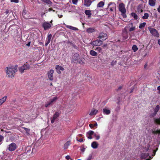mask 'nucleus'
I'll return each instance as SVG.
<instances>
[{"label": "nucleus", "instance_id": "nucleus-11", "mask_svg": "<svg viewBox=\"0 0 160 160\" xmlns=\"http://www.w3.org/2000/svg\"><path fill=\"white\" fill-rule=\"evenodd\" d=\"M92 2L91 0H84L83 5L86 7H89L91 5Z\"/></svg>", "mask_w": 160, "mask_h": 160}, {"label": "nucleus", "instance_id": "nucleus-26", "mask_svg": "<svg viewBox=\"0 0 160 160\" xmlns=\"http://www.w3.org/2000/svg\"><path fill=\"white\" fill-rule=\"evenodd\" d=\"M85 14L88 15V18H90L92 15V13H91V11L90 10H86L85 11Z\"/></svg>", "mask_w": 160, "mask_h": 160}, {"label": "nucleus", "instance_id": "nucleus-48", "mask_svg": "<svg viewBox=\"0 0 160 160\" xmlns=\"http://www.w3.org/2000/svg\"><path fill=\"white\" fill-rule=\"evenodd\" d=\"M58 98L57 97H54L53 98L51 99V100L53 101V102H55L57 99Z\"/></svg>", "mask_w": 160, "mask_h": 160}, {"label": "nucleus", "instance_id": "nucleus-56", "mask_svg": "<svg viewBox=\"0 0 160 160\" xmlns=\"http://www.w3.org/2000/svg\"><path fill=\"white\" fill-rule=\"evenodd\" d=\"M10 72V71H8V70L6 71V72L7 74L8 75V77L9 78L10 77V75L9 74Z\"/></svg>", "mask_w": 160, "mask_h": 160}, {"label": "nucleus", "instance_id": "nucleus-19", "mask_svg": "<svg viewBox=\"0 0 160 160\" xmlns=\"http://www.w3.org/2000/svg\"><path fill=\"white\" fill-rule=\"evenodd\" d=\"M71 143L70 141H68L64 144L63 148L64 149H67Z\"/></svg>", "mask_w": 160, "mask_h": 160}, {"label": "nucleus", "instance_id": "nucleus-62", "mask_svg": "<svg viewBox=\"0 0 160 160\" xmlns=\"http://www.w3.org/2000/svg\"><path fill=\"white\" fill-rule=\"evenodd\" d=\"M148 66V64H147V62L145 64V65H144V68L145 69H147V67Z\"/></svg>", "mask_w": 160, "mask_h": 160}, {"label": "nucleus", "instance_id": "nucleus-51", "mask_svg": "<svg viewBox=\"0 0 160 160\" xmlns=\"http://www.w3.org/2000/svg\"><path fill=\"white\" fill-rule=\"evenodd\" d=\"M52 34H50L48 35V37L47 38V39H48L51 40L52 38Z\"/></svg>", "mask_w": 160, "mask_h": 160}, {"label": "nucleus", "instance_id": "nucleus-44", "mask_svg": "<svg viewBox=\"0 0 160 160\" xmlns=\"http://www.w3.org/2000/svg\"><path fill=\"white\" fill-rule=\"evenodd\" d=\"M4 137L2 135H0V145L1 144L3 140Z\"/></svg>", "mask_w": 160, "mask_h": 160}, {"label": "nucleus", "instance_id": "nucleus-2", "mask_svg": "<svg viewBox=\"0 0 160 160\" xmlns=\"http://www.w3.org/2000/svg\"><path fill=\"white\" fill-rule=\"evenodd\" d=\"M148 30L150 31L151 34L152 36L157 38L159 37V34L157 30L150 27H148Z\"/></svg>", "mask_w": 160, "mask_h": 160}, {"label": "nucleus", "instance_id": "nucleus-22", "mask_svg": "<svg viewBox=\"0 0 160 160\" xmlns=\"http://www.w3.org/2000/svg\"><path fill=\"white\" fill-rule=\"evenodd\" d=\"M7 96H4L0 99V106H1L6 100Z\"/></svg>", "mask_w": 160, "mask_h": 160}, {"label": "nucleus", "instance_id": "nucleus-20", "mask_svg": "<svg viewBox=\"0 0 160 160\" xmlns=\"http://www.w3.org/2000/svg\"><path fill=\"white\" fill-rule=\"evenodd\" d=\"M98 144L96 142H93L91 144V146L93 148H98Z\"/></svg>", "mask_w": 160, "mask_h": 160}, {"label": "nucleus", "instance_id": "nucleus-8", "mask_svg": "<svg viewBox=\"0 0 160 160\" xmlns=\"http://www.w3.org/2000/svg\"><path fill=\"white\" fill-rule=\"evenodd\" d=\"M98 38L101 39L102 41L106 40L107 38V34L104 33H101Z\"/></svg>", "mask_w": 160, "mask_h": 160}, {"label": "nucleus", "instance_id": "nucleus-63", "mask_svg": "<svg viewBox=\"0 0 160 160\" xmlns=\"http://www.w3.org/2000/svg\"><path fill=\"white\" fill-rule=\"evenodd\" d=\"M31 42H29L28 43L26 44V46L28 47L30 46V44Z\"/></svg>", "mask_w": 160, "mask_h": 160}, {"label": "nucleus", "instance_id": "nucleus-10", "mask_svg": "<svg viewBox=\"0 0 160 160\" xmlns=\"http://www.w3.org/2000/svg\"><path fill=\"white\" fill-rule=\"evenodd\" d=\"M30 68V65L27 62H26L20 68L19 70H26L27 69H29Z\"/></svg>", "mask_w": 160, "mask_h": 160}, {"label": "nucleus", "instance_id": "nucleus-57", "mask_svg": "<svg viewBox=\"0 0 160 160\" xmlns=\"http://www.w3.org/2000/svg\"><path fill=\"white\" fill-rule=\"evenodd\" d=\"M77 141L80 142H83V140L82 138H81L79 139H77Z\"/></svg>", "mask_w": 160, "mask_h": 160}, {"label": "nucleus", "instance_id": "nucleus-15", "mask_svg": "<svg viewBox=\"0 0 160 160\" xmlns=\"http://www.w3.org/2000/svg\"><path fill=\"white\" fill-rule=\"evenodd\" d=\"M22 15L23 16V17L25 19H27L28 18V17L27 15V10L25 9H24L23 11L22 12Z\"/></svg>", "mask_w": 160, "mask_h": 160}, {"label": "nucleus", "instance_id": "nucleus-37", "mask_svg": "<svg viewBox=\"0 0 160 160\" xmlns=\"http://www.w3.org/2000/svg\"><path fill=\"white\" fill-rule=\"evenodd\" d=\"M138 49V48L136 45H133L132 47V49L134 52H136Z\"/></svg>", "mask_w": 160, "mask_h": 160}, {"label": "nucleus", "instance_id": "nucleus-43", "mask_svg": "<svg viewBox=\"0 0 160 160\" xmlns=\"http://www.w3.org/2000/svg\"><path fill=\"white\" fill-rule=\"evenodd\" d=\"M17 68V65H15L14 67L13 66H11V69H14V70H16Z\"/></svg>", "mask_w": 160, "mask_h": 160}, {"label": "nucleus", "instance_id": "nucleus-9", "mask_svg": "<svg viewBox=\"0 0 160 160\" xmlns=\"http://www.w3.org/2000/svg\"><path fill=\"white\" fill-rule=\"evenodd\" d=\"M79 55L78 53H76L74 54L72 57V62H74L75 61H77L79 58Z\"/></svg>", "mask_w": 160, "mask_h": 160}, {"label": "nucleus", "instance_id": "nucleus-21", "mask_svg": "<svg viewBox=\"0 0 160 160\" xmlns=\"http://www.w3.org/2000/svg\"><path fill=\"white\" fill-rule=\"evenodd\" d=\"M102 112L104 114L108 115L111 112L110 110L104 108L103 109Z\"/></svg>", "mask_w": 160, "mask_h": 160}, {"label": "nucleus", "instance_id": "nucleus-47", "mask_svg": "<svg viewBox=\"0 0 160 160\" xmlns=\"http://www.w3.org/2000/svg\"><path fill=\"white\" fill-rule=\"evenodd\" d=\"M135 27H132L131 28H129V31L130 32H132V31H134L135 30Z\"/></svg>", "mask_w": 160, "mask_h": 160}, {"label": "nucleus", "instance_id": "nucleus-39", "mask_svg": "<svg viewBox=\"0 0 160 160\" xmlns=\"http://www.w3.org/2000/svg\"><path fill=\"white\" fill-rule=\"evenodd\" d=\"M69 43L70 45L72 46L74 48L77 49L78 48V46L76 45H75L74 44L71 42H70Z\"/></svg>", "mask_w": 160, "mask_h": 160}, {"label": "nucleus", "instance_id": "nucleus-14", "mask_svg": "<svg viewBox=\"0 0 160 160\" xmlns=\"http://www.w3.org/2000/svg\"><path fill=\"white\" fill-rule=\"evenodd\" d=\"M149 155V154L148 153H142L140 155V158L141 159H145Z\"/></svg>", "mask_w": 160, "mask_h": 160}, {"label": "nucleus", "instance_id": "nucleus-31", "mask_svg": "<svg viewBox=\"0 0 160 160\" xmlns=\"http://www.w3.org/2000/svg\"><path fill=\"white\" fill-rule=\"evenodd\" d=\"M154 122L155 123L160 125V118H154Z\"/></svg>", "mask_w": 160, "mask_h": 160}, {"label": "nucleus", "instance_id": "nucleus-52", "mask_svg": "<svg viewBox=\"0 0 160 160\" xmlns=\"http://www.w3.org/2000/svg\"><path fill=\"white\" fill-rule=\"evenodd\" d=\"M152 133L153 134H157L158 133V130H156V131H152Z\"/></svg>", "mask_w": 160, "mask_h": 160}, {"label": "nucleus", "instance_id": "nucleus-30", "mask_svg": "<svg viewBox=\"0 0 160 160\" xmlns=\"http://www.w3.org/2000/svg\"><path fill=\"white\" fill-rule=\"evenodd\" d=\"M42 2L46 3L47 4L51 5L52 4V2L50 0H41Z\"/></svg>", "mask_w": 160, "mask_h": 160}, {"label": "nucleus", "instance_id": "nucleus-41", "mask_svg": "<svg viewBox=\"0 0 160 160\" xmlns=\"http://www.w3.org/2000/svg\"><path fill=\"white\" fill-rule=\"evenodd\" d=\"M77 62L79 63H84V62L82 61V59L81 58H79L78 60L77 61Z\"/></svg>", "mask_w": 160, "mask_h": 160}, {"label": "nucleus", "instance_id": "nucleus-18", "mask_svg": "<svg viewBox=\"0 0 160 160\" xmlns=\"http://www.w3.org/2000/svg\"><path fill=\"white\" fill-rule=\"evenodd\" d=\"M148 3L150 6L154 7L156 4V0H149Z\"/></svg>", "mask_w": 160, "mask_h": 160}, {"label": "nucleus", "instance_id": "nucleus-4", "mask_svg": "<svg viewBox=\"0 0 160 160\" xmlns=\"http://www.w3.org/2000/svg\"><path fill=\"white\" fill-rule=\"evenodd\" d=\"M160 108V106L159 105H157L156 107L153 109L154 112L151 114V116L152 117H154L157 114L158 112V111Z\"/></svg>", "mask_w": 160, "mask_h": 160}, {"label": "nucleus", "instance_id": "nucleus-35", "mask_svg": "<svg viewBox=\"0 0 160 160\" xmlns=\"http://www.w3.org/2000/svg\"><path fill=\"white\" fill-rule=\"evenodd\" d=\"M146 24V22H143L142 23H140L139 26V28L140 29H142L145 27Z\"/></svg>", "mask_w": 160, "mask_h": 160}, {"label": "nucleus", "instance_id": "nucleus-29", "mask_svg": "<svg viewBox=\"0 0 160 160\" xmlns=\"http://www.w3.org/2000/svg\"><path fill=\"white\" fill-rule=\"evenodd\" d=\"M22 128L25 130L26 132V134L28 135H30V129H28L25 127H22Z\"/></svg>", "mask_w": 160, "mask_h": 160}, {"label": "nucleus", "instance_id": "nucleus-40", "mask_svg": "<svg viewBox=\"0 0 160 160\" xmlns=\"http://www.w3.org/2000/svg\"><path fill=\"white\" fill-rule=\"evenodd\" d=\"M93 135L94 137H96V140H98L100 139V137L99 135H97V134L96 133H95L94 132Z\"/></svg>", "mask_w": 160, "mask_h": 160}, {"label": "nucleus", "instance_id": "nucleus-61", "mask_svg": "<svg viewBox=\"0 0 160 160\" xmlns=\"http://www.w3.org/2000/svg\"><path fill=\"white\" fill-rule=\"evenodd\" d=\"M85 148L84 147H83L81 149V151H82V152H83L85 151Z\"/></svg>", "mask_w": 160, "mask_h": 160}, {"label": "nucleus", "instance_id": "nucleus-34", "mask_svg": "<svg viewBox=\"0 0 160 160\" xmlns=\"http://www.w3.org/2000/svg\"><path fill=\"white\" fill-rule=\"evenodd\" d=\"M55 69L56 70H63L64 68L61 66L58 65H57L55 67Z\"/></svg>", "mask_w": 160, "mask_h": 160}, {"label": "nucleus", "instance_id": "nucleus-42", "mask_svg": "<svg viewBox=\"0 0 160 160\" xmlns=\"http://www.w3.org/2000/svg\"><path fill=\"white\" fill-rule=\"evenodd\" d=\"M78 2V0H72V3L75 5L77 4Z\"/></svg>", "mask_w": 160, "mask_h": 160}, {"label": "nucleus", "instance_id": "nucleus-58", "mask_svg": "<svg viewBox=\"0 0 160 160\" xmlns=\"http://www.w3.org/2000/svg\"><path fill=\"white\" fill-rule=\"evenodd\" d=\"M66 159H67V160H69V159H70V156L69 155H67V156L66 157Z\"/></svg>", "mask_w": 160, "mask_h": 160}, {"label": "nucleus", "instance_id": "nucleus-5", "mask_svg": "<svg viewBox=\"0 0 160 160\" xmlns=\"http://www.w3.org/2000/svg\"><path fill=\"white\" fill-rule=\"evenodd\" d=\"M42 27L45 30L49 29L51 27V25L47 22H44L42 24Z\"/></svg>", "mask_w": 160, "mask_h": 160}, {"label": "nucleus", "instance_id": "nucleus-12", "mask_svg": "<svg viewBox=\"0 0 160 160\" xmlns=\"http://www.w3.org/2000/svg\"><path fill=\"white\" fill-rule=\"evenodd\" d=\"M54 71H50L48 72V74L49 79L51 80L52 81L53 80V74Z\"/></svg>", "mask_w": 160, "mask_h": 160}, {"label": "nucleus", "instance_id": "nucleus-38", "mask_svg": "<svg viewBox=\"0 0 160 160\" xmlns=\"http://www.w3.org/2000/svg\"><path fill=\"white\" fill-rule=\"evenodd\" d=\"M89 127L91 128H93L94 127H96V126H98V124L96 122L95 123H94V124H89Z\"/></svg>", "mask_w": 160, "mask_h": 160}, {"label": "nucleus", "instance_id": "nucleus-27", "mask_svg": "<svg viewBox=\"0 0 160 160\" xmlns=\"http://www.w3.org/2000/svg\"><path fill=\"white\" fill-rule=\"evenodd\" d=\"M104 3L103 1H100L98 4L97 7L98 8L102 7L104 6Z\"/></svg>", "mask_w": 160, "mask_h": 160}, {"label": "nucleus", "instance_id": "nucleus-17", "mask_svg": "<svg viewBox=\"0 0 160 160\" xmlns=\"http://www.w3.org/2000/svg\"><path fill=\"white\" fill-rule=\"evenodd\" d=\"M98 112V110H96L95 109L93 108L91 112L90 113L89 115L91 116L93 115H95Z\"/></svg>", "mask_w": 160, "mask_h": 160}, {"label": "nucleus", "instance_id": "nucleus-13", "mask_svg": "<svg viewBox=\"0 0 160 160\" xmlns=\"http://www.w3.org/2000/svg\"><path fill=\"white\" fill-rule=\"evenodd\" d=\"M94 132L92 131H89L86 133V136L89 139H92V135H93Z\"/></svg>", "mask_w": 160, "mask_h": 160}, {"label": "nucleus", "instance_id": "nucleus-46", "mask_svg": "<svg viewBox=\"0 0 160 160\" xmlns=\"http://www.w3.org/2000/svg\"><path fill=\"white\" fill-rule=\"evenodd\" d=\"M51 40L46 39V42L45 43V46H47L48 45L50 42Z\"/></svg>", "mask_w": 160, "mask_h": 160}, {"label": "nucleus", "instance_id": "nucleus-60", "mask_svg": "<svg viewBox=\"0 0 160 160\" xmlns=\"http://www.w3.org/2000/svg\"><path fill=\"white\" fill-rule=\"evenodd\" d=\"M158 148H157L156 151L153 150V154H152L153 156H154L155 155V152H156V151L158 150Z\"/></svg>", "mask_w": 160, "mask_h": 160}, {"label": "nucleus", "instance_id": "nucleus-24", "mask_svg": "<svg viewBox=\"0 0 160 160\" xmlns=\"http://www.w3.org/2000/svg\"><path fill=\"white\" fill-rule=\"evenodd\" d=\"M122 36L123 38V39L124 40L127 39L128 37V33L126 32H122Z\"/></svg>", "mask_w": 160, "mask_h": 160}, {"label": "nucleus", "instance_id": "nucleus-32", "mask_svg": "<svg viewBox=\"0 0 160 160\" xmlns=\"http://www.w3.org/2000/svg\"><path fill=\"white\" fill-rule=\"evenodd\" d=\"M92 12L93 14V16H96L97 15V14L98 13V10L97 9H96L92 11Z\"/></svg>", "mask_w": 160, "mask_h": 160}, {"label": "nucleus", "instance_id": "nucleus-53", "mask_svg": "<svg viewBox=\"0 0 160 160\" xmlns=\"http://www.w3.org/2000/svg\"><path fill=\"white\" fill-rule=\"evenodd\" d=\"M11 2L17 3L18 2V0H11Z\"/></svg>", "mask_w": 160, "mask_h": 160}, {"label": "nucleus", "instance_id": "nucleus-16", "mask_svg": "<svg viewBox=\"0 0 160 160\" xmlns=\"http://www.w3.org/2000/svg\"><path fill=\"white\" fill-rule=\"evenodd\" d=\"M17 146L14 143H11V151H14L17 148Z\"/></svg>", "mask_w": 160, "mask_h": 160}, {"label": "nucleus", "instance_id": "nucleus-59", "mask_svg": "<svg viewBox=\"0 0 160 160\" xmlns=\"http://www.w3.org/2000/svg\"><path fill=\"white\" fill-rule=\"evenodd\" d=\"M52 11V12H54L55 11L54 10L52 9V8H49V9H48V11Z\"/></svg>", "mask_w": 160, "mask_h": 160}, {"label": "nucleus", "instance_id": "nucleus-7", "mask_svg": "<svg viewBox=\"0 0 160 160\" xmlns=\"http://www.w3.org/2000/svg\"><path fill=\"white\" fill-rule=\"evenodd\" d=\"M60 113L58 112H55L53 115V118L51 120V122L52 123H53L56 120V119L59 117Z\"/></svg>", "mask_w": 160, "mask_h": 160}, {"label": "nucleus", "instance_id": "nucleus-64", "mask_svg": "<svg viewBox=\"0 0 160 160\" xmlns=\"http://www.w3.org/2000/svg\"><path fill=\"white\" fill-rule=\"evenodd\" d=\"M158 12H160V5L159 6L158 9Z\"/></svg>", "mask_w": 160, "mask_h": 160}, {"label": "nucleus", "instance_id": "nucleus-45", "mask_svg": "<svg viewBox=\"0 0 160 160\" xmlns=\"http://www.w3.org/2000/svg\"><path fill=\"white\" fill-rule=\"evenodd\" d=\"M51 40L46 39V42L45 43V46H47L48 45L50 42Z\"/></svg>", "mask_w": 160, "mask_h": 160}, {"label": "nucleus", "instance_id": "nucleus-1", "mask_svg": "<svg viewBox=\"0 0 160 160\" xmlns=\"http://www.w3.org/2000/svg\"><path fill=\"white\" fill-rule=\"evenodd\" d=\"M118 8L119 11L122 13V15L124 18L127 17V15L126 14V9L125 8V4L122 3H121L119 4Z\"/></svg>", "mask_w": 160, "mask_h": 160}, {"label": "nucleus", "instance_id": "nucleus-55", "mask_svg": "<svg viewBox=\"0 0 160 160\" xmlns=\"http://www.w3.org/2000/svg\"><path fill=\"white\" fill-rule=\"evenodd\" d=\"M122 86H120L117 89V91L119 92V91L122 88Z\"/></svg>", "mask_w": 160, "mask_h": 160}, {"label": "nucleus", "instance_id": "nucleus-49", "mask_svg": "<svg viewBox=\"0 0 160 160\" xmlns=\"http://www.w3.org/2000/svg\"><path fill=\"white\" fill-rule=\"evenodd\" d=\"M117 63V61H115V60H113L111 63V65H112V66H113L114 65H115Z\"/></svg>", "mask_w": 160, "mask_h": 160}, {"label": "nucleus", "instance_id": "nucleus-23", "mask_svg": "<svg viewBox=\"0 0 160 160\" xmlns=\"http://www.w3.org/2000/svg\"><path fill=\"white\" fill-rule=\"evenodd\" d=\"M95 31L94 28H89L87 29L86 31L88 33H92Z\"/></svg>", "mask_w": 160, "mask_h": 160}, {"label": "nucleus", "instance_id": "nucleus-54", "mask_svg": "<svg viewBox=\"0 0 160 160\" xmlns=\"http://www.w3.org/2000/svg\"><path fill=\"white\" fill-rule=\"evenodd\" d=\"M92 155H90L86 160H91L92 158Z\"/></svg>", "mask_w": 160, "mask_h": 160}, {"label": "nucleus", "instance_id": "nucleus-33", "mask_svg": "<svg viewBox=\"0 0 160 160\" xmlns=\"http://www.w3.org/2000/svg\"><path fill=\"white\" fill-rule=\"evenodd\" d=\"M66 27L69 29H70L74 30H78V29L77 28L73 27L71 26L68 25Z\"/></svg>", "mask_w": 160, "mask_h": 160}, {"label": "nucleus", "instance_id": "nucleus-36", "mask_svg": "<svg viewBox=\"0 0 160 160\" xmlns=\"http://www.w3.org/2000/svg\"><path fill=\"white\" fill-rule=\"evenodd\" d=\"M148 13H146L144 14V15L142 16V18L143 19H147L148 18Z\"/></svg>", "mask_w": 160, "mask_h": 160}, {"label": "nucleus", "instance_id": "nucleus-3", "mask_svg": "<svg viewBox=\"0 0 160 160\" xmlns=\"http://www.w3.org/2000/svg\"><path fill=\"white\" fill-rule=\"evenodd\" d=\"M102 41L98 39L91 42L90 44L93 46H99L102 44Z\"/></svg>", "mask_w": 160, "mask_h": 160}, {"label": "nucleus", "instance_id": "nucleus-50", "mask_svg": "<svg viewBox=\"0 0 160 160\" xmlns=\"http://www.w3.org/2000/svg\"><path fill=\"white\" fill-rule=\"evenodd\" d=\"M51 104L49 102H48L47 103L45 104V107L46 108L48 107Z\"/></svg>", "mask_w": 160, "mask_h": 160}, {"label": "nucleus", "instance_id": "nucleus-6", "mask_svg": "<svg viewBox=\"0 0 160 160\" xmlns=\"http://www.w3.org/2000/svg\"><path fill=\"white\" fill-rule=\"evenodd\" d=\"M109 7L111 11H113L114 9L115 10H116V4L114 2H111L108 4V8Z\"/></svg>", "mask_w": 160, "mask_h": 160}, {"label": "nucleus", "instance_id": "nucleus-25", "mask_svg": "<svg viewBox=\"0 0 160 160\" xmlns=\"http://www.w3.org/2000/svg\"><path fill=\"white\" fill-rule=\"evenodd\" d=\"M90 54L92 56H97L98 55V53L93 50H91L90 52Z\"/></svg>", "mask_w": 160, "mask_h": 160}, {"label": "nucleus", "instance_id": "nucleus-28", "mask_svg": "<svg viewBox=\"0 0 160 160\" xmlns=\"http://www.w3.org/2000/svg\"><path fill=\"white\" fill-rule=\"evenodd\" d=\"M131 16L133 17L134 19L137 20L138 19V15L134 12H132L131 13Z\"/></svg>", "mask_w": 160, "mask_h": 160}]
</instances>
